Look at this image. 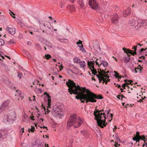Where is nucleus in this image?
Returning a JSON list of instances; mask_svg holds the SVG:
<instances>
[{"label": "nucleus", "instance_id": "obj_1", "mask_svg": "<svg viewBox=\"0 0 147 147\" xmlns=\"http://www.w3.org/2000/svg\"><path fill=\"white\" fill-rule=\"evenodd\" d=\"M68 81H66V84L69 87L68 92L70 94H72L76 95H78L76 96V99H80L81 100V102L84 103V100H86V103L88 102H96V99H101L103 98L101 95H97L93 93H90L87 94L84 93L86 92V89L85 88L80 87L78 85H76L73 81L68 80Z\"/></svg>", "mask_w": 147, "mask_h": 147}, {"label": "nucleus", "instance_id": "obj_2", "mask_svg": "<svg viewBox=\"0 0 147 147\" xmlns=\"http://www.w3.org/2000/svg\"><path fill=\"white\" fill-rule=\"evenodd\" d=\"M103 110L102 111L96 109L94 112V114L95 117V119L97 120V123L98 125L102 128L106 126L107 123H105V119L109 114V111H105L104 113Z\"/></svg>", "mask_w": 147, "mask_h": 147}, {"label": "nucleus", "instance_id": "obj_3", "mask_svg": "<svg viewBox=\"0 0 147 147\" xmlns=\"http://www.w3.org/2000/svg\"><path fill=\"white\" fill-rule=\"evenodd\" d=\"M83 120L80 118L77 120L75 114H73L70 116L69 120L67 122L68 127L67 128L69 129L68 127H70L74 126L75 128H77L80 126L83 123Z\"/></svg>", "mask_w": 147, "mask_h": 147}, {"label": "nucleus", "instance_id": "obj_4", "mask_svg": "<svg viewBox=\"0 0 147 147\" xmlns=\"http://www.w3.org/2000/svg\"><path fill=\"white\" fill-rule=\"evenodd\" d=\"M128 24L130 26H135V28L137 29L142 26H146L147 24V22L144 20H142L140 19L136 20L134 19L131 21L129 20Z\"/></svg>", "mask_w": 147, "mask_h": 147}, {"label": "nucleus", "instance_id": "obj_5", "mask_svg": "<svg viewBox=\"0 0 147 147\" xmlns=\"http://www.w3.org/2000/svg\"><path fill=\"white\" fill-rule=\"evenodd\" d=\"M100 71H98L99 75H96V76L98 78L100 82H101L103 81V83L104 82L107 84V81H109V76L107 74H106V73L103 70H102L101 69H99Z\"/></svg>", "mask_w": 147, "mask_h": 147}, {"label": "nucleus", "instance_id": "obj_6", "mask_svg": "<svg viewBox=\"0 0 147 147\" xmlns=\"http://www.w3.org/2000/svg\"><path fill=\"white\" fill-rule=\"evenodd\" d=\"M63 105L60 103H57L53 107V111L52 113L55 117H57L62 114Z\"/></svg>", "mask_w": 147, "mask_h": 147}, {"label": "nucleus", "instance_id": "obj_7", "mask_svg": "<svg viewBox=\"0 0 147 147\" xmlns=\"http://www.w3.org/2000/svg\"><path fill=\"white\" fill-rule=\"evenodd\" d=\"M16 115L13 112L6 116L5 119L8 122L12 123L16 119Z\"/></svg>", "mask_w": 147, "mask_h": 147}, {"label": "nucleus", "instance_id": "obj_8", "mask_svg": "<svg viewBox=\"0 0 147 147\" xmlns=\"http://www.w3.org/2000/svg\"><path fill=\"white\" fill-rule=\"evenodd\" d=\"M88 4L90 8L92 9H98L99 8V5L96 0H89Z\"/></svg>", "mask_w": 147, "mask_h": 147}, {"label": "nucleus", "instance_id": "obj_9", "mask_svg": "<svg viewBox=\"0 0 147 147\" xmlns=\"http://www.w3.org/2000/svg\"><path fill=\"white\" fill-rule=\"evenodd\" d=\"M94 63H95L94 61H88L87 64L89 66H91L92 67V69L90 67V69L92 72V74L94 75H96L97 73L96 70L94 69Z\"/></svg>", "mask_w": 147, "mask_h": 147}, {"label": "nucleus", "instance_id": "obj_10", "mask_svg": "<svg viewBox=\"0 0 147 147\" xmlns=\"http://www.w3.org/2000/svg\"><path fill=\"white\" fill-rule=\"evenodd\" d=\"M112 22L114 24H116L118 22V16L117 14L115 13L111 16Z\"/></svg>", "mask_w": 147, "mask_h": 147}, {"label": "nucleus", "instance_id": "obj_11", "mask_svg": "<svg viewBox=\"0 0 147 147\" xmlns=\"http://www.w3.org/2000/svg\"><path fill=\"white\" fill-rule=\"evenodd\" d=\"M9 101L7 100L4 102L3 104L1 106L0 108V113H1L5 109L7 106L9 105Z\"/></svg>", "mask_w": 147, "mask_h": 147}, {"label": "nucleus", "instance_id": "obj_12", "mask_svg": "<svg viewBox=\"0 0 147 147\" xmlns=\"http://www.w3.org/2000/svg\"><path fill=\"white\" fill-rule=\"evenodd\" d=\"M7 29L8 32L11 35H14L16 33L15 29L13 26L10 27L7 26Z\"/></svg>", "mask_w": 147, "mask_h": 147}, {"label": "nucleus", "instance_id": "obj_13", "mask_svg": "<svg viewBox=\"0 0 147 147\" xmlns=\"http://www.w3.org/2000/svg\"><path fill=\"white\" fill-rule=\"evenodd\" d=\"M136 138L138 140V142H139V140H143L145 142H146V140H145L146 137L145 136H140L139 132H137V135L136 136Z\"/></svg>", "mask_w": 147, "mask_h": 147}, {"label": "nucleus", "instance_id": "obj_14", "mask_svg": "<svg viewBox=\"0 0 147 147\" xmlns=\"http://www.w3.org/2000/svg\"><path fill=\"white\" fill-rule=\"evenodd\" d=\"M130 10H124L123 11V15L124 17L128 16L130 13Z\"/></svg>", "mask_w": 147, "mask_h": 147}, {"label": "nucleus", "instance_id": "obj_15", "mask_svg": "<svg viewBox=\"0 0 147 147\" xmlns=\"http://www.w3.org/2000/svg\"><path fill=\"white\" fill-rule=\"evenodd\" d=\"M142 69L143 68L141 67L140 65H139L137 67L135 68L134 71H135V73H137L138 72V71L137 70V69H138L140 71V72L141 73L142 72Z\"/></svg>", "mask_w": 147, "mask_h": 147}, {"label": "nucleus", "instance_id": "obj_16", "mask_svg": "<svg viewBox=\"0 0 147 147\" xmlns=\"http://www.w3.org/2000/svg\"><path fill=\"white\" fill-rule=\"evenodd\" d=\"M80 64V66L81 67L83 68L84 69H85V66L86 65V63L84 61H80L79 63Z\"/></svg>", "mask_w": 147, "mask_h": 147}, {"label": "nucleus", "instance_id": "obj_17", "mask_svg": "<svg viewBox=\"0 0 147 147\" xmlns=\"http://www.w3.org/2000/svg\"><path fill=\"white\" fill-rule=\"evenodd\" d=\"M59 40L61 42L67 43L68 42V40L66 38L59 39Z\"/></svg>", "mask_w": 147, "mask_h": 147}, {"label": "nucleus", "instance_id": "obj_18", "mask_svg": "<svg viewBox=\"0 0 147 147\" xmlns=\"http://www.w3.org/2000/svg\"><path fill=\"white\" fill-rule=\"evenodd\" d=\"M128 53L133 55H134L136 54V52H133L132 51L128 49H127V53Z\"/></svg>", "mask_w": 147, "mask_h": 147}, {"label": "nucleus", "instance_id": "obj_19", "mask_svg": "<svg viewBox=\"0 0 147 147\" xmlns=\"http://www.w3.org/2000/svg\"><path fill=\"white\" fill-rule=\"evenodd\" d=\"M108 63L107 62L105 61H103L102 63H100V65L101 66L102 65L104 67H106L108 65Z\"/></svg>", "mask_w": 147, "mask_h": 147}, {"label": "nucleus", "instance_id": "obj_20", "mask_svg": "<svg viewBox=\"0 0 147 147\" xmlns=\"http://www.w3.org/2000/svg\"><path fill=\"white\" fill-rule=\"evenodd\" d=\"M53 73L54 75H57L58 73V71L57 67H55L53 68Z\"/></svg>", "mask_w": 147, "mask_h": 147}, {"label": "nucleus", "instance_id": "obj_21", "mask_svg": "<svg viewBox=\"0 0 147 147\" xmlns=\"http://www.w3.org/2000/svg\"><path fill=\"white\" fill-rule=\"evenodd\" d=\"M78 3L81 8H82L84 6V4L83 0H79Z\"/></svg>", "mask_w": 147, "mask_h": 147}, {"label": "nucleus", "instance_id": "obj_22", "mask_svg": "<svg viewBox=\"0 0 147 147\" xmlns=\"http://www.w3.org/2000/svg\"><path fill=\"white\" fill-rule=\"evenodd\" d=\"M74 61L76 63H79L80 60V59L77 57H75L73 59Z\"/></svg>", "mask_w": 147, "mask_h": 147}, {"label": "nucleus", "instance_id": "obj_23", "mask_svg": "<svg viewBox=\"0 0 147 147\" xmlns=\"http://www.w3.org/2000/svg\"><path fill=\"white\" fill-rule=\"evenodd\" d=\"M130 59H130V58L129 57V56H127L126 57H125V60H124V62L125 63H127L130 61Z\"/></svg>", "mask_w": 147, "mask_h": 147}, {"label": "nucleus", "instance_id": "obj_24", "mask_svg": "<svg viewBox=\"0 0 147 147\" xmlns=\"http://www.w3.org/2000/svg\"><path fill=\"white\" fill-rule=\"evenodd\" d=\"M94 48L95 50L97 51H101L100 47L98 45H97Z\"/></svg>", "mask_w": 147, "mask_h": 147}, {"label": "nucleus", "instance_id": "obj_25", "mask_svg": "<svg viewBox=\"0 0 147 147\" xmlns=\"http://www.w3.org/2000/svg\"><path fill=\"white\" fill-rule=\"evenodd\" d=\"M31 128L30 129L29 128V131H30L31 132H33L35 130V128L34 126H31Z\"/></svg>", "mask_w": 147, "mask_h": 147}, {"label": "nucleus", "instance_id": "obj_26", "mask_svg": "<svg viewBox=\"0 0 147 147\" xmlns=\"http://www.w3.org/2000/svg\"><path fill=\"white\" fill-rule=\"evenodd\" d=\"M48 106L47 107L50 108V106H51V100L49 98H48Z\"/></svg>", "mask_w": 147, "mask_h": 147}, {"label": "nucleus", "instance_id": "obj_27", "mask_svg": "<svg viewBox=\"0 0 147 147\" xmlns=\"http://www.w3.org/2000/svg\"><path fill=\"white\" fill-rule=\"evenodd\" d=\"M4 43V40L1 38H0V46H2Z\"/></svg>", "mask_w": 147, "mask_h": 147}, {"label": "nucleus", "instance_id": "obj_28", "mask_svg": "<svg viewBox=\"0 0 147 147\" xmlns=\"http://www.w3.org/2000/svg\"><path fill=\"white\" fill-rule=\"evenodd\" d=\"M14 43L13 40H11L7 42L6 43V44L8 45H9L11 44H13Z\"/></svg>", "mask_w": 147, "mask_h": 147}, {"label": "nucleus", "instance_id": "obj_29", "mask_svg": "<svg viewBox=\"0 0 147 147\" xmlns=\"http://www.w3.org/2000/svg\"><path fill=\"white\" fill-rule=\"evenodd\" d=\"M46 45L48 47H50L51 48L52 47V45H51V44L49 42H47V43L46 44Z\"/></svg>", "mask_w": 147, "mask_h": 147}, {"label": "nucleus", "instance_id": "obj_30", "mask_svg": "<svg viewBox=\"0 0 147 147\" xmlns=\"http://www.w3.org/2000/svg\"><path fill=\"white\" fill-rule=\"evenodd\" d=\"M18 77L20 79H21V78L22 76V73H20L19 72H18Z\"/></svg>", "mask_w": 147, "mask_h": 147}, {"label": "nucleus", "instance_id": "obj_31", "mask_svg": "<svg viewBox=\"0 0 147 147\" xmlns=\"http://www.w3.org/2000/svg\"><path fill=\"white\" fill-rule=\"evenodd\" d=\"M9 11H10L9 12V13H10V14L11 15L13 18H15L16 17L15 16H13V15L14 16L15 15V14L13 13V12H12L11 11H10V10H9Z\"/></svg>", "mask_w": 147, "mask_h": 147}, {"label": "nucleus", "instance_id": "obj_32", "mask_svg": "<svg viewBox=\"0 0 147 147\" xmlns=\"http://www.w3.org/2000/svg\"><path fill=\"white\" fill-rule=\"evenodd\" d=\"M80 50L82 51L83 53H85L86 52V51L84 48L83 47H82L80 48Z\"/></svg>", "mask_w": 147, "mask_h": 147}, {"label": "nucleus", "instance_id": "obj_33", "mask_svg": "<svg viewBox=\"0 0 147 147\" xmlns=\"http://www.w3.org/2000/svg\"><path fill=\"white\" fill-rule=\"evenodd\" d=\"M121 97V100H122V98L123 97H124V98H125V96H123V95H118L117 96V97L119 99H120V97Z\"/></svg>", "mask_w": 147, "mask_h": 147}, {"label": "nucleus", "instance_id": "obj_34", "mask_svg": "<svg viewBox=\"0 0 147 147\" xmlns=\"http://www.w3.org/2000/svg\"><path fill=\"white\" fill-rule=\"evenodd\" d=\"M45 57L47 59H49V58H50L51 57L50 55L49 54L45 55Z\"/></svg>", "mask_w": 147, "mask_h": 147}, {"label": "nucleus", "instance_id": "obj_35", "mask_svg": "<svg viewBox=\"0 0 147 147\" xmlns=\"http://www.w3.org/2000/svg\"><path fill=\"white\" fill-rule=\"evenodd\" d=\"M116 78H118V79H120L122 77L124 78L123 76H119V74L118 73H117V75L116 76Z\"/></svg>", "mask_w": 147, "mask_h": 147}, {"label": "nucleus", "instance_id": "obj_36", "mask_svg": "<svg viewBox=\"0 0 147 147\" xmlns=\"http://www.w3.org/2000/svg\"><path fill=\"white\" fill-rule=\"evenodd\" d=\"M35 45L37 47V48H38V49H42V48L40 47V45L38 44H35Z\"/></svg>", "mask_w": 147, "mask_h": 147}, {"label": "nucleus", "instance_id": "obj_37", "mask_svg": "<svg viewBox=\"0 0 147 147\" xmlns=\"http://www.w3.org/2000/svg\"><path fill=\"white\" fill-rule=\"evenodd\" d=\"M68 8H70L71 9H75V8L73 5H69L68 6Z\"/></svg>", "mask_w": 147, "mask_h": 147}, {"label": "nucleus", "instance_id": "obj_38", "mask_svg": "<svg viewBox=\"0 0 147 147\" xmlns=\"http://www.w3.org/2000/svg\"><path fill=\"white\" fill-rule=\"evenodd\" d=\"M43 26L45 28H48L49 29H50V27H49V26L47 24H43Z\"/></svg>", "mask_w": 147, "mask_h": 147}, {"label": "nucleus", "instance_id": "obj_39", "mask_svg": "<svg viewBox=\"0 0 147 147\" xmlns=\"http://www.w3.org/2000/svg\"><path fill=\"white\" fill-rule=\"evenodd\" d=\"M117 134L115 136L116 138V141L118 142V141H120V139L119 138L117 137Z\"/></svg>", "mask_w": 147, "mask_h": 147}, {"label": "nucleus", "instance_id": "obj_40", "mask_svg": "<svg viewBox=\"0 0 147 147\" xmlns=\"http://www.w3.org/2000/svg\"><path fill=\"white\" fill-rule=\"evenodd\" d=\"M45 94L46 95L48 98H51V97L49 96V94L48 93L45 92Z\"/></svg>", "mask_w": 147, "mask_h": 147}, {"label": "nucleus", "instance_id": "obj_41", "mask_svg": "<svg viewBox=\"0 0 147 147\" xmlns=\"http://www.w3.org/2000/svg\"><path fill=\"white\" fill-rule=\"evenodd\" d=\"M124 81L126 82H130V84H131V83L133 82L131 80L129 81V80H124Z\"/></svg>", "mask_w": 147, "mask_h": 147}, {"label": "nucleus", "instance_id": "obj_42", "mask_svg": "<svg viewBox=\"0 0 147 147\" xmlns=\"http://www.w3.org/2000/svg\"><path fill=\"white\" fill-rule=\"evenodd\" d=\"M82 41L79 40V41L77 42V45H79V44H81V45H82Z\"/></svg>", "mask_w": 147, "mask_h": 147}, {"label": "nucleus", "instance_id": "obj_43", "mask_svg": "<svg viewBox=\"0 0 147 147\" xmlns=\"http://www.w3.org/2000/svg\"><path fill=\"white\" fill-rule=\"evenodd\" d=\"M129 83H128L127 84L126 83H125L122 85V87L123 88H125V86H126V85L127 84H128Z\"/></svg>", "mask_w": 147, "mask_h": 147}, {"label": "nucleus", "instance_id": "obj_44", "mask_svg": "<svg viewBox=\"0 0 147 147\" xmlns=\"http://www.w3.org/2000/svg\"><path fill=\"white\" fill-rule=\"evenodd\" d=\"M137 45L133 47V49H134V52H136V50L137 49Z\"/></svg>", "mask_w": 147, "mask_h": 147}, {"label": "nucleus", "instance_id": "obj_45", "mask_svg": "<svg viewBox=\"0 0 147 147\" xmlns=\"http://www.w3.org/2000/svg\"><path fill=\"white\" fill-rule=\"evenodd\" d=\"M16 92L17 93V95H19V94H21V91L19 90H17L16 91Z\"/></svg>", "mask_w": 147, "mask_h": 147}, {"label": "nucleus", "instance_id": "obj_46", "mask_svg": "<svg viewBox=\"0 0 147 147\" xmlns=\"http://www.w3.org/2000/svg\"><path fill=\"white\" fill-rule=\"evenodd\" d=\"M127 49L126 48H125V47L123 48V50L124 51V52L126 54L127 53Z\"/></svg>", "mask_w": 147, "mask_h": 147}, {"label": "nucleus", "instance_id": "obj_47", "mask_svg": "<svg viewBox=\"0 0 147 147\" xmlns=\"http://www.w3.org/2000/svg\"><path fill=\"white\" fill-rule=\"evenodd\" d=\"M45 111H47V113H49L50 112V110H49V109L48 108H47L46 109H45Z\"/></svg>", "mask_w": 147, "mask_h": 147}, {"label": "nucleus", "instance_id": "obj_48", "mask_svg": "<svg viewBox=\"0 0 147 147\" xmlns=\"http://www.w3.org/2000/svg\"><path fill=\"white\" fill-rule=\"evenodd\" d=\"M132 140L134 141L137 140V141H138V140L136 138V136L135 137L132 138Z\"/></svg>", "mask_w": 147, "mask_h": 147}, {"label": "nucleus", "instance_id": "obj_49", "mask_svg": "<svg viewBox=\"0 0 147 147\" xmlns=\"http://www.w3.org/2000/svg\"><path fill=\"white\" fill-rule=\"evenodd\" d=\"M44 143H41V144H40V147H44V146H43V144H44Z\"/></svg>", "mask_w": 147, "mask_h": 147}, {"label": "nucleus", "instance_id": "obj_50", "mask_svg": "<svg viewBox=\"0 0 147 147\" xmlns=\"http://www.w3.org/2000/svg\"><path fill=\"white\" fill-rule=\"evenodd\" d=\"M115 145L116 147H119V146H120V144H118L117 143H115Z\"/></svg>", "mask_w": 147, "mask_h": 147}, {"label": "nucleus", "instance_id": "obj_51", "mask_svg": "<svg viewBox=\"0 0 147 147\" xmlns=\"http://www.w3.org/2000/svg\"><path fill=\"white\" fill-rule=\"evenodd\" d=\"M97 60L95 61V63H96V65H98V67H100V65H99V64H98V62L97 61Z\"/></svg>", "mask_w": 147, "mask_h": 147}, {"label": "nucleus", "instance_id": "obj_52", "mask_svg": "<svg viewBox=\"0 0 147 147\" xmlns=\"http://www.w3.org/2000/svg\"><path fill=\"white\" fill-rule=\"evenodd\" d=\"M19 96L22 98H23V96H22V93L21 94H19Z\"/></svg>", "mask_w": 147, "mask_h": 147}, {"label": "nucleus", "instance_id": "obj_53", "mask_svg": "<svg viewBox=\"0 0 147 147\" xmlns=\"http://www.w3.org/2000/svg\"><path fill=\"white\" fill-rule=\"evenodd\" d=\"M27 44L30 45H31V42L30 41H28L27 43Z\"/></svg>", "mask_w": 147, "mask_h": 147}, {"label": "nucleus", "instance_id": "obj_54", "mask_svg": "<svg viewBox=\"0 0 147 147\" xmlns=\"http://www.w3.org/2000/svg\"><path fill=\"white\" fill-rule=\"evenodd\" d=\"M145 50V49L143 48H142L140 50V52H142Z\"/></svg>", "mask_w": 147, "mask_h": 147}, {"label": "nucleus", "instance_id": "obj_55", "mask_svg": "<svg viewBox=\"0 0 147 147\" xmlns=\"http://www.w3.org/2000/svg\"><path fill=\"white\" fill-rule=\"evenodd\" d=\"M78 46L80 48L82 47H83L82 44L81 45H78Z\"/></svg>", "mask_w": 147, "mask_h": 147}, {"label": "nucleus", "instance_id": "obj_56", "mask_svg": "<svg viewBox=\"0 0 147 147\" xmlns=\"http://www.w3.org/2000/svg\"><path fill=\"white\" fill-rule=\"evenodd\" d=\"M34 117V116H31V119L33 120H34V119H33V118Z\"/></svg>", "mask_w": 147, "mask_h": 147}, {"label": "nucleus", "instance_id": "obj_57", "mask_svg": "<svg viewBox=\"0 0 147 147\" xmlns=\"http://www.w3.org/2000/svg\"><path fill=\"white\" fill-rule=\"evenodd\" d=\"M41 128H46L47 129V127H46L45 126H44L43 127H40Z\"/></svg>", "mask_w": 147, "mask_h": 147}, {"label": "nucleus", "instance_id": "obj_58", "mask_svg": "<svg viewBox=\"0 0 147 147\" xmlns=\"http://www.w3.org/2000/svg\"><path fill=\"white\" fill-rule=\"evenodd\" d=\"M110 115H111V119H112V117H113V114H111Z\"/></svg>", "mask_w": 147, "mask_h": 147}, {"label": "nucleus", "instance_id": "obj_59", "mask_svg": "<svg viewBox=\"0 0 147 147\" xmlns=\"http://www.w3.org/2000/svg\"><path fill=\"white\" fill-rule=\"evenodd\" d=\"M21 130H22V133L24 132V129L23 128H22L21 129Z\"/></svg>", "mask_w": 147, "mask_h": 147}, {"label": "nucleus", "instance_id": "obj_60", "mask_svg": "<svg viewBox=\"0 0 147 147\" xmlns=\"http://www.w3.org/2000/svg\"><path fill=\"white\" fill-rule=\"evenodd\" d=\"M71 1V2L72 3L74 2L75 0H70Z\"/></svg>", "mask_w": 147, "mask_h": 147}, {"label": "nucleus", "instance_id": "obj_61", "mask_svg": "<svg viewBox=\"0 0 147 147\" xmlns=\"http://www.w3.org/2000/svg\"><path fill=\"white\" fill-rule=\"evenodd\" d=\"M139 102H143V100L142 99H140V100Z\"/></svg>", "mask_w": 147, "mask_h": 147}, {"label": "nucleus", "instance_id": "obj_62", "mask_svg": "<svg viewBox=\"0 0 147 147\" xmlns=\"http://www.w3.org/2000/svg\"><path fill=\"white\" fill-rule=\"evenodd\" d=\"M117 85H118V88H119L121 87V86L120 85H119L118 84H117Z\"/></svg>", "mask_w": 147, "mask_h": 147}, {"label": "nucleus", "instance_id": "obj_63", "mask_svg": "<svg viewBox=\"0 0 147 147\" xmlns=\"http://www.w3.org/2000/svg\"><path fill=\"white\" fill-rule=\"evenodd\" d=\"M68 70L69 71H71V72H72V73H73V71L71 70L70 69H69Z\"/></svg>", "mask_w": 147, "mask_h": 147}, {"label": "nucleus", "instance_id": "obj_64", "mask_svg": "<svg viewBox=\"0 0 147 147\" xmlns=\"http://www.w3.org/2000/svg\"><path fill=\"white\" fill-rule=\"evenodd\" d=\"M40 120H41L42 121H43V119L42 118H41L40 119Z\"/></svg>", "mask_w": 147, "mask_h": 147}]
</instances>
